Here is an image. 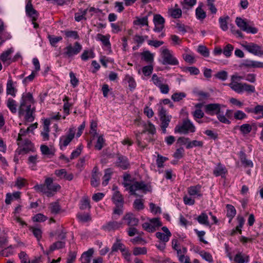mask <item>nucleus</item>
Masks as SVG:
<instances>
[{
	"instance_id": "1",
	"label": "nucleus",
	"mask_w": 263,
	"mask_h": 263,
	"mask_svg": "<svg viewBox=\"0 0 263 263\" xmlns=\"http://www.w3.org/2000/svg\"><path fill=\"white\" fill-rule=\"evenodd\" d=\"M34 103V100L32 95L30 92L24 93L18 108V116L24 117L26 122H32L34 119L33 114L35 110L34 107H32Z\"/></svg>"
},
{
	"instance_id": "2",
	"label": "nucleus",
	"mask_w": 263,
	"mask_h": 263,
	"mask_svg": "<svg viewBox=\"0 0 263 263\" xmlns=\"http://www.w3.org/2000/svg\"><path fill=\"white\" fill-rule=\"evenodd\" d=\"M123 178V184L126 190H129L132 195H137L136 193V191L140 190L144 193L152 191V187L150 185L146 184L143 181H133L130 179V176L129 175H125Z\"/></svg>"
},
{
	"instance_id": "3",
	"label": "nucleus",
	"mask_w": 263,
	"mask_h": 263,
	"mask_svg": "<svg viewBox=\"0 0 263 263\" xmlns=\"http://www.w3.org/2000/svg\"><path fill=\"white\" fill-rule=\"evenodd\" d=\"M242 76L237 74H233L231 77V82L228 86L234 91L238 93H241L243 91L248 93H253L255 91V87L246 83H239L243 79Z\"/></svg>"
},
{
	"instance_id": "4",
	"label": "nucleus",
	"mask_w": 263,
	"mask_h": 263,
	"mask_svg": "<svg viewBox=\"0 0 263 263\" xmlns=\"http://www.w3.org/2000/svg\"><path fill=\"white\" fill-rule=\"evenodd\" d=\"M33 189L38 193H42L48 197H51L60 190L61 186L58 183H54L52 178L46 177L44 184H37Z\"/></svg>"
},
{
	"instance_id": "5",
	"label": "nucleus",
	"mask_w": 263,
	"mask_h": 263,
	"mask_svg": "<svg viewBox=\"0 0 263 263\" xmlns=\"http://www.w3.org/2000/svg\"><path fill=\"white\" fill-rule=\"evenodd\" d=\"M144 130L142 132H135L136 138L137 142L139 146L144 148L146 147V143L145 142L142 141V137L145 134L146 132H148L151 134H154L156 133V128L154 125H153L151 122H148L147 124L144 126Z\"/></svg>"
},
{
	"instance_id": "6",
	"label": "nucleus",
	"mask_w": 263,
	"mask_h": 263,
	"mask_svg": "<svg viewBox=\"0 0 263 263\" xmlns=\"http://www.w3.org/2000/svg\"><path fill=\"white\" fill-rule=\"evenodd\" d=\"M196 128L193 123L189 119L184 120L181 124L177 125L175 128V132L182 134L193 133Z\"/></svg>"
},
{
	"instance_id": "7",
	"label": "nucleus",
	"mask_w": 263,
	"mask_h": 263,
	"mask_svg": "<svg viewBox=\"0 0 263 263\" xmlns=\"http://www.w3.org/2000/svg\"><path fill=\"white\" fill-rule=\"evenodd\" d=\"M161 57L163 59L162 63L164 65L168 64L171 65H177L179 62L177 59L175 58L171 51L167 48H162Z\"/></svg>"
},
{
	"instance_id": "8",
	"label": "nucleus",
	"mask_w": 263,
	"mask_h": 263,
	"mask_svg": "<svg viewBox=\"0 0 263 263\" xmlns=\"http://www.w3.org/2000/svg\"><path fill=\"white\" fill-rule=\"evenodd\" d=\"M162 226V223L158 218L149 219L148 221L142 224V228L148 232H154Z\"/></svg>"
},
{
	"instance_id": "9",
	"label": "nucleus",
	"mask_w": 263,
	"mask_h": 263,
	"mask_svg": "<svg viewBox=\"0 0 263 263\" xmlns=\"http://www.w3.org/2000/svg\"><path fill=\"white\" fill-rule=\"evenodd\" d=\"M82 46L78 42H76L74 46L71 44L67 46L64 49L63 55L65 58H71L75 55L78 54L82 50Z\"/></svg>"
},
{
	"instance_id": "10",
	"label": "nucleus",
	"mask_w": 263,
	"mask_h": 263,
	"mask_svg": "<svg viewBox=\"0 0 263 263\" xmlns=\"http://www.w3.org/2000/svg\"><path fill=\"white\" fill-rule=\"evenodd\" d=\"M17 142L18 148L16 151V154L21 155L23 153L26 154L30 151H33V144L30 140L25 139Z\"/></svg>"
},
{
	"instance_id": "11",
	"label": "nucleus",
	"mask_w": 263,
	"mask_h": 263,
	"mask_svg": "<svg viewBox=\"0 0 263 263\" xmlns=\"http://www.w3.org/2000/svg\"><path fill=\"white\" fill-rule=\"evenodd\" d=\"M159 116L161 122V128L164 134L166 132V128L168 127L171 121V116L166 113V110L163 107H161L159 110Z\"/></svg>"
},
{
	"instance_id": "12",
	"label": "nucleus",
	"mask_w": 263,
	"mask_h": 263,
	"mask_svg": "<svg viewBox=\"0 0 263 263\" xmlns=\"http://www.w3.org/2000/svg\"><path fill=\"white\" fill-rule=\"evenodd\" d=\"M75 131L73 128H70L67 135L62 136L60 138L59 145L62 149L63 147H66L74 138Z\"/></svg>"
},
{
	"instance_id": "13",
	"label": "nucleus",
	"mask_w": 263,
	"mask_h": 263,
	"mask_svg": "<svg viewBox=\"0 0 263 263\" xmlns=\"http://www.w3.org/2000/svg\"><path fill=\"white\" fill-rule=\"evenodd\" d=\"M122 222L112 220L103 225L101 229L105 232H114L122 228Z\"/></svg>"
},
{
	"instance_id": "14",
	"label": "nucleus",
	"mask_w": 263,
	"mask_h": 263,
	"mask_svg": "<svg viewBox=\"0 0 263 263\" xmlns=\"http://www.w3.org/2000/svg\"><path fill=\"white\" fill-rule=\"evenodd\" d=\"M116 160L114 163L116 166L125 170L130 166V163L128 158L120 154H117L116 156Z\"/></svg>"
},
{
	"instance_id": "15",
	"label": "nucleus",
	"mask_w": 263,
	"mask_h": 263,
	"mask_svg": "<svg viewBox=\"0 0 263 263\" xmlns=\"http://www.w3.org/2000/svg\"><path fill=\"white\" fill-rule=\"evenodd\" d=\"M235 22L237 26L240 28L241 30L247 33L255 34L257 32V29L256 28L249 26L244 20L240 17H236Z\"/></svg>"
},
{
	"instance_id": "16",
	"label": "nucleus",
	"mask_w": 263,
	"mask_h": 263,
	"mask_svg": "<svg viewBox=\"0 0 263 263\" xmlns=\"http://www.w3.org/2000/svg\"><path fill=\"white\" fill-rule=\"evenodd\" d=\"M243 48L250 53H251L258 57H263V51L261 47L258 45L250 43L249 44L242 45Z\"/></svg>"
},
{
	"instance_id": "17",
	"label": "nucleus",
	"mask_w": 263,
	"mask_h": 263,
	"mask_svg": "<svg viewBox=\"0 0 263 263\" xmlns=\"http://www.w3.org/2000/svg\"><path fill=\"white\" fill-rule=\"evenodd\" d=\"M13 52V48H10L0 54V60L3 63L4 65L8 66L14 62V60L11 58V54Z\"/></svg>"
},
{
	"instance_id": "18",
	"label": "nucleus",
	"mask_w": 263,
	"mask_h": 263,
	"mask_svg": "<svg viewBox=\"0 0 263 263\" xmlns=\"http://www.w3.org/2000/svg\"><path fill=\"white\" fill-rule=\"evenodd\" d=\"M224 105L218 103L209 104L204 106L205 112L210 115H217L220 113L221 108Z\"/></svg>"
},
{
	"instance_id": "19",
	"label": "nucleus",
	"mask_w": 263,
	"mask_h": 263,
	"mask_svg": "<svg viewBox=\"0 0 263 263\" xmlns=\"http://www.w3.org/2000/svg\"><path fill=\"white\" fill-rule=\"evenodd\" d=\"M153 22L155 25V32H161L163 29L165 20L160 14H157L154 15Z\"/></svg>"
},
{
	"instance_id": "20",
	"label": "nucleus",
	"mask_w": 263,
	"mask_h": 263,
	"mask_svg": "<svg viewBox=\"0 0 263 263\" xmlns=\"http://www.w3.org/2000/svg\"><path fill=\"white\" fill-rule=\"evenodd\" d=\"M25 10L27 15L31 18L32 21H36L39 16V13L33 8L30 0L27 3Z\"/></svg>"
},
{
	"instance_id": "21",
	"label": "nucleus",
	"mask_w": 263,
	"mask_h": 263,
	"mask_svg": "<svg viewBox=\"0 0 263 263\" xmlns=\"http://www.w3.org/2000/svg\"><path fill=\"white\" fill-rule=\"evenodd\" d=\"M162 230L164 233L159 232H157L156 233V236L162 242H166L169 240L170 237L172 236V234L166 227H163Z\"/></svg>"
},
{
	"instance_id": "22",
	"label": "nucleus",
	"mask_w": 263,
	"mask_h": 263,
	"mask_svg": "<svg viewBox=\"0 0 263 263\" xmlns=\"http://www.w3.org/2000/svg\"><path fill=\"white\" fill-rule=\"evenodd\" d=\"M203 4L200 3L195 10L196 17L201 22L203 21L206 17V13L203 9Z\"/></svg>"
},
{
	"instance_id": "23",
	"label": "nucleus",
	"mask_w": 263,
	"mask_h": 263,
	"mask_svg": "<svg viewBox=\"0 0 263 263\" xmlns=\"http://www.w3.org/2000/svg\"><path fill=\"white\" fill-rule=\"evenodd\" d=\"M123 219L126 221L127 224L129 226H136L139 223V219L131 213L126 214Z\"/></svg>"
},
{
	"instance_id": "24",
	"label": "nucleus",
	"mask_w": 263,
	"mask_h": 263,
	"mask_svg": "<svg viewBox=\"0 0 263 263\" xmlns=\"http://www.w3.org/2000/svg\"><path fill=\"white\" fill-rule=\"evenodd\" d=\"M228 171L226 167L221 163H218L213 170V174L216 176H221L222 178H225Z\"/></svg>"
},
{
	"instance_id": "25",
	"label": "nucleus",
	"mask_w": 263,
	"mask_h": 263,
	"mask_svg": "<svg viewBox=\"0 0 263 263\" xmlns=\"http://www.w3.org/2000/svg\"><path fill=\"white\" fill-rule=\"evenodd\" d=\"M54 173L61 179H65L69 181L73 179V175L72 174H67L65 169L57 170L55 171Z\"/></svg>"
},
{
	"instance_id": "26",
	"label": "nucleus",
	"mask_w": 263,
	"mask_h": 263,
	"mask_svg": "<svg viewBox=\"0 0 263 263\" xmlns=\"http://www.w3.org/2000/svg\"><path fill=\"white\" fill-rule=\"evenodd\" d=\"M109 35H104L100 33L97 35L96 39L98 41H101L104 46L108 49L111 48V44L109 42Z\"/></svg>"
},
{
	"instance_id": "27",
	"label": "nucleus",
	"mask_w": 263,
	"mask_h": 263,
	"mask_svg": "<svg viewBox=\"0 0 263 263\" xmlns=\"http://www.w3.org/2000/svg\"><path fill=\"white\" fill-rule=\"evenodd\" d=\"M7 107L12 114H15L17 110V102L11 98H8L6 102Z\"/></svg>"
},
{
	"instance_id": "28",
	"label": "nucleus",
	"mask_w": 263,
	"mask_h": 263,
	"mask_svg": "<svg viewBox=\"0 0 263 263\" xmlns=\"http://www.w3.org/2000/svg\"><path fill=\"white\" fill-rule=\"evenodd\" d=\"M201 186L199 184L191 186L188 188L187 192L191 196H197L201 197L202 196V194L201 193Z\"/></svg>"
},
{
	"instance_id": "29",
	"label": "nucleus",
	"mask_w": 263,
	"mask_h": 263,
	"mask_svg": "<svg viewBox=\"0 0 263 263\" xmlns=\"http://www.w3.org/2000/svg\"><path fill=\"white\" fill-rule=\"evenodd\" d=\"M124 245L122 243L121 240L119 237H116L115 242L111 247V253L120 250L121 252L125 248Z\"/></svg>"
},
{
	"instance_id": "30",
	"label": "nucleus",
	"mask_w": 263,
	"mask_h": 263,
	"mask_svg": "<svg viewBox=\"0 0 263 263\" xmlns=\"http://www.w3.org/2000/svg\"><path fill=\"white\" fill-rule=\"evenodd\" d=\"M113 202L115 204L123 205L124 200L122 195L118 191H116L112 197Z\"/></svg>"
},
{
	"instance_id": "31",
	"label": "nucleus",
	"mask_w": 263,
	"mask_h": 263,
	"mask_svg": "<svg viewBox=\"0 0 263 263\" xmlns=\"http://www.w3.org/2000/svg\"><path fill=\"white\" fill-rule=\"evenodd\" d=\"M6 92L7 95H10L13 97L15 96L16 89L13 86V81L11 79H9L7 82Z\"/></svg>"
},
{
	"instance_id": "32",
	"label": "nucleus",
	"mask_w": 263,
	"mask_h": 263,
	"mask_svg": "<svg viewBox=\"0 0 263 263\" xmlns=\"http://www.w3.org/2000/svg\"><path fill=\"white\" fill-rule=\"evenodd\" d=\"M152 81L155 85L159 87L163 83L166 82V80L162 77H158L156 74H154L152 77Z\"/></svg>"
},
{
	"instance_id": "33",
	"label": "nucleus",
	"mask_w": 263,
	"mask_h": 263,
	"mask_svg": "<svg viewBox=\"0 0 263 263\" xmlns=\"http://www.w3.org/2000/svg\"><path fill=\"white\" fill-rule=\"evenodd\" d=\"M64 245L65 243L64 242L57 241L50 246L49 250L44 251V253L46 255H48L52 251H54L55 249H59L63 248L64 247Z\"/></svg>"
},
{
	"instance_id": "34",
	"label": "nucleus",
	"mask_w": 263,
	"mask_h": 263,
	"mask_svg": "<svg viewBox=\"0 0 263 263\" xmlns=\"http://www.w3.org/2000/svg\"><path fill=\"white\" fill-rule=\"evenodd\" d=\"M234 260L236 263L247 262L249 261V257L244 254L238 253L235 255Z\"/></svg>"
},
{
	"instance_id": "35",
	"label": "nucleus",
	"mask_w": 263,
	"mask_h": 263,
	"mask_svg": "<svg viewBox=\"0 0 263 263\" xmlns=\"http://www.w3.org/2000/svg\"><path fill=\"white\" fill-rule=\"evenodd\" d=\"M142 59L148 63H151L154 61V56L150 52L146 51L141 53Z\"/></svg>"
},
{
	"instance_id": "36",
	"label": "nucleus",
	"mask_w": 263,
	"mask_h": 263,
	"mask_svg": "<svg viewBox=\"0 0 263 263\" xmlns=\"http://www.w3.org/2000/svg\"><path fill=\"white\" fill-rule=\"evenodd\" d=\"M239 130L242 135H246L252 131V127L250 124L245 123L240 126Z\"/></svg>"
},
{
	"instance_id": "37",
	"label": "nucleus",
	"mask_w": 263,
	"mask_h": 263,
	"mask_svg": "<svg viewBox=\"0 0 263 263\" xmlns=\"http://www.w3.org/2000/svg\"><path fill=\"white\" fill-rule=\"evenodd\" d=\"M197 220L198 222L200 224H204L205 226H209L210 223L208 219V216L205 213H201L197 218Z\"/></svg>"
},
{
	"instance_id": "38",
	"label": "nucleus",
	"mask_w": 263,
	"mask_h": 263,
	"mask_svg": "<svg viewBox=\"0 0 263 263\" xmlns=\"http://www.w3.org/2000/svg\"><path fill=\"white\" fill-rule=\"evenodd\" d=\"M186 97V94L183 92H175L171 96V99L174 102H179Z\"/></svg>"
},
{
	"instance_id": "39",
	"label": "nucleus",
	"mask_w": 263,
	"mask_h": 263,
	"mask_svg": "<svg viewBox=\"0 0 263 263\" xmlns=\"http://www.w3.org/2000/svg\"><path fill=\"white\" fill-rule=\"evenodd\" d=\"M227 215L228 217L230 218L229 222H231L232 218L235 216V215L236 214V211L235 208L231 204L227 205Z\"/></svg>"
},
{
	"instance_id": "40",
	"label": "nucleus",
	"mask_w": 263,
	"mask_h": 263,
	"mask_svg": "<svg viewBox=\"0 0 263 263\" xmlns=\"http://www.w3.org/2000/svg\"><path fill=\"white\" fill-rule=\"evenodd\" d=\"M170 15L174 18H180L182 15V11L180 8H172L168 10Z\"/></svg>"
},
{
	"instance_id": "41",
	"label": "nucleus",
	"mask_w": 263,
	"mask_h": 263,
	"mask_svg": "<svg viewBox=\"0 0 263 263\" xmlns=\"http://www.w3.org/2000/svg\"><path fill=\"white\" fill-rule=\"evenodd\" d=\"M38 156L37 155L30 156L28 159V163L30 166L32 170H35V166L37 162Z\"/></svg>"
},
{
	"instance_id": "42",
	"label": "nucleus",
	"mask_w": 263,
	"mask_h": 263,
	"mask_svg": "<svg viewBox=\"0 0 263 263\" xmlns=\"http://www.w3.org/2000/svg\"><path fill=\"white\" fill-rule=\"evenodd\" d=\"M112 174V171L110 168L106 169L105 171V174L103 177V182L102 184L104 186L106 185L109 180H110L111 178V175Z\"/></svg>"
},
{
	"instance_id": "43",
	"label": "nucleus",
	"mask_w": 263,
	"mask_h": 263,
	"mask_svg": "<svg viewBox=\"0 0 263 263\" xmlns=\"http://www.w3.org/2000/svg\"><path fill=\"white\" fill-rule=\"evenodd\" d=\"M203 145V142L202 141L193 140L190 141L189 144L186 145L187 149L192 148L195 147H202Z\"/></svg>"
},
{
	"instance_id": "44",
	"label": "nucleus",
	"mask_w": 263,
	"mask_h": 263,
	"mask_svg": "<svg viewBox=\"0 0 263 263\" xmlns=\"http://www.w3.org/2000/svg\"><path fill=\"white\" fill-rule=\"evenodd\" d=\"M134 24L136 25L147 26L148 25V17L145 16L142 18H137L134 21Z\"/></svg>"
},
{
	"instance_id": "45",
	"label": "nucleus",
	"mask_w": 263,
	"mask_h": 263,
	"mask_svg": "<svg viewBox=\"0 0 263 263\" xmlns=\"http://www.w3.org/2000/svg\"><path fill=\"white\" fill-rule=\"evenodd\" d=\"M234 118L236 120H242L247 118V115L243 111L237 110L234 113Z\"/></svg>"
},
{
	"instance_id": "46",
	"label": "nucleus",
	"mask_w": 263,
	"mask_h": 263,
	"mask_svg": "<svg viewBox=\"0 0 263 263\" xmlns=\"http://www.w3.org/2000/svg\"><path fill=\"white\" fill-rule=\"evenodd\" d=\"M87 11L88 9H86L84 10H81L80 12L76 13L74 15L75 20L77 22H80L83 19L86 20V18L85 17V15H86Z\"/></svg>"
},
{
	"instance_id": "47",
	"label": "nucleus",
	"mask_w": 263,
	"mask_h": 263,
	"mask_svg": "<svg viewBox=\"0 0 263 263\" xmlns=\"http://www.w3.org/2000/svg\"><path fill=\"white\" fill-rule=\"evenodd\" d=\"M48 39L52 46H55L56 44L62 40V37L61 36H57L52 35H48Z\"/></svg>"
},
{
	"instance_id": "48",
	"label": "nucleus",
	"mask_w": 263,
	"mask_h": 263,
	"mask_svg": "<svg viewBox=\"0 0 263 263\" xmlns=\"http://www.w3.org/2000/svg\"><path fill=\"white\" fill-rule=\"evenodd\" d=\"M92 253V250L90 249L88 251L84 252L81 257L82 261H85V263H90V256H91Z\"/></svg>"
},
{
	"instance_id": "49",
	"label": "nucleus",
	"mask_w": 263,
	"mask_h": 263,
	"mask_svg": "<svg viewBox=\"0 0 263 263\" xmlns=\"http://www.w3.org/2000/svg\"><path fill=\"white\" fill-rule=\"evenodd\" d=\"M234 49L233 45L228 44L223 49V53L227 57H230L232 54V52Z\"/></svg>"
},
{
	"instance_id": "50",
	"label": "nucleus",
	"mask_w": 263,
	"mask_h": 263,
	"mask_svg": "<svg viewBox=\"0 0 263 263\" xmlns=\"http://www.w3.org/2000/svg\"><path fill=\"white\" fill-rule=\"evenodd\" d=\"M147 253V249L145 247H135L133 249L134 255H144Z\"/></svg>"
},
{
	"instance_id": "51",
	"label": "nucleus",
	"mask_w": 263,
	"mask_h": 263,
	"mask_svg": "<svg viewBox=\"0 0 263 263\" xmlns=\"http://www.w3.org/2000/svg\"><path fill=\"white\" fill-rule=\"evenodd\" d=\"M64 32L67 37L73 39H78L79 38V35L76 31L65 30Z\"/></svg>"
},
{
	"instance_id": "52",
	"label": "nucleus",
	"mask_w": 263,
	"mask_h": 263,
	"mask_svg": "<svg viewBox=\"0 0 263 263\" xmlns=\"http://www.w3.org/2000/svg\"><path fill=\"white\" fill-rule=\"evenodd\" d=\"M93 58H94V53L92 50H84L81 55V59L83 61Z\"/></svg>"
},
{
	"instance_id": "53",
	"label": "nucleus",
	"mask_w": 263,
	"mask_h": 263,
	"mask_svg": "<svg viewBox=\"0 0 263 263\" xmlns=\"http://www.w3.org/2000/svg\"><path fill=\"white\" fill-rule=\"evenodd\" d=\"M18 257L21 263H30L28 255L24 251H22L18 254Z\"/></svg>"
},
{
	"instance_id": "54",
	"label": "nucleus",
	"mask_w": 263,
	"mask_h": 263,
	"mask_svg": "<svg viewBox=\"0 0 263 263\" xmlns=\"http://www.w3.org/2000/svg\"><path fill=\"white\" fill-rule=\"evenodd\" d=\"M80 208L82 210L90 208L89 199L87 197H84L82 199Z\"/></svg>"
},
{
	"instance_id": "55",
	"label": "nucleus",
	"mask_w": 263,
	"mask_h": 263,
	"mask_svg": "<svg viewBox=\"0 0 263 263\" xmlns=\"http://www.w3.org/2000/svg\"><path fill=\"white\" fill-rule=\"evenodd\" d=\"M30 230L32 232L33 235L36 238L37 240H40L42 238V232L39 228L31 227Z\"/></svg>"
},
{
	"instance_id": "56",
	"label": "nucleus",
	"mask_w": 263,
	"mask_h": 263,
	"mask_svg": "<svg viewBox=\"0 0 263 263\" xmlns=\"http://www.w3.org/2000/svg\"><path fill=\"white\" fill-rule=\"evenodd\" d=\"M100 175H92L90 184L93 187L98 186L100 184Z\"/></svg>"
},
{
	"instance_id": "57",
	"label": "nucleus",
	"mask_w": 263,
	"mask_h": 263,
	"mask_svg": "<svg viewBox=\"0 0 263 263\" xmlns=\"http://www.w3.org/2000/svg\"><path fill=\"white\" fill-rule=\"evenodd\" d=\"M229 18V17H220L219 18V23L220 27L221 29L223 31H226L228 29V25H227V20Z\"/></svg>"
},
{
	"instance_id": "58",
	"label": "nucleus",
	"mask_w": 263,
	"mask_h": 263,
	"mask_svg": "<svg viewBox=\"0 0 263 263\" xmlns=\"http://www.w3.org/2000/svg\"><path fill=\"white\" fill-rule=\"evenodd\" d=\"M184 154V148L183 147H179L176 150L173 154V157L177 159H180L183 157Z\"/></svg>"
},
{
	"instance_id": "59",
	"label": "nucleus",
	"mask_w": 263,
	"mask_h": 263,
	"mask_svg": "<svg viewBox=\"0 0 263 263\" xmlns=\"http://www.w3.org/2000/svg\"><path fill=\"white\" fill-rule=\"evenodd\" d=\"M125 79L128 83V86L130 89L135 88L136 87V83L132 77L127 75L126 76Z\"/></svg>"
},
{
	"instance_id": "60",
	"label": "nucleus",
	"mask_w": 263,
	"mask_h": 263,
	"mask_svg": "<svg viewBox=\"0 0 263 263\" xmlns=\"http://www.w3.org/2000/svg\"><path fill=\"white\" fill-rule=\"evenodd\" d=\"M47 219V217L41 213L37 214L32 217V220L34 222H43Z\"/></svg>"
},
{
	"instance_id": "61",
	"label": "nucleus",
	"mask_w": 263,
	"mask_h": 263,
	"mask_svg": "<svg viewBox=\"0 0 263 263\" xmlns=\"http://www.w3.org/2000/svg\"><path fill=\"white\" fill-rule=\"evenodd\" d=\"M197 51L199 53L205 57H208L209 55V51L208 49L204 46H199Z\"/></svg>"
},
{
	"instance_id": "62",
	"label": "nucleus",
	"mask_w": 263,
	"mask_h": 263,
	"mask_svg": "<svg viewBox=\"0 0 263 263\" xmlns=\"http://www.w3.org/2000/svg\"><path fill=\"white\" fill-rule=\"evenodd\" d=\"M200 255L206 261L211 262L213 261L212 255L208 252L202 251L199 252Z\"/></svg>"
},
{
	"instance_id": "63",
	"label": "nucleus",
	"mask_w": 263,
	"mask_h": 263,
	"mask_svg": "<svg viewBox=\"0 0 263 263\" xmlns=\"http://www.w3.org/2000/svg\"><path fill=\"white\" fill-rule=\"evenodd\" d=\"M153 70V66L152 65L144 66L142 68V71L143 73L145 76H148L151 75Z\"/></svg>"
},
{
	"instance_id": "64",
	"label": "nucleus",
	"mask_w": 263,
	"mask_h": 263,
	"mask_svg": "<svg viewBox=\"0 0 263 263\" xmlns=\"http://www.w3.org/2000/svg\"><path fill=\"white\" fill-rule=\"evenodd\" d=\"M215 77L219 80L225 81L228 78V72L224 70L220 71L217 72Z\"/></svg>"
}]
</instances>
